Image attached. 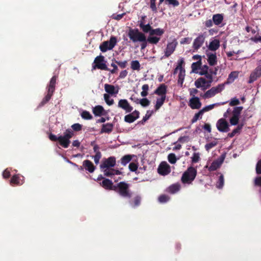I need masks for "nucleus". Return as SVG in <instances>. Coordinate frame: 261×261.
I'll use <instances>...</instances> for the list:
<instances>
[{
	"instance_id": "nucleus-1",
	"label": "nucleus",
	"mask_w": 261,
	"mask_h": 261,
	"mask_svg": "<svg viewBox=\"0 0 261 261\" xmlns=\"http://www.w3.org/2000/svg\"><path fill=\"white\" fill-rule=\"evenodd\" d=\"M114 191L120 197L125 199H130L133 195L130 190V185L125 181H120L115 184Z\"/></svg>"
},
{
	"instance_id": "nucleus-2",
	"label": "nucleus",
	"mask_w": 261,
	"mask_h": 261,
	"mask_svg": "<svg viewBox=\"0 0 261 261\" xmlns=\"http://www.w3.org/2000/svg\"><path fill=\"white\" fill-rule=\"evenodd\" d=\"M197 169L190 166L183 173L181 177V181L184 184H191L197 175Z\"/></svg>"
},
{
	"instance_id": "nucleus-3",
	"label": "nucleus",
	"mask_w": 261,
	"mask_h": 261,
	"mask_svg": "<svg viewBox=\"0 0 261 261\" xmlns=\"http://www.w3.org/2000/svg\"><path fill=\"white\" fill-rule=\"evenodd\" d=\"M127 35L133 43L145 41V35L138 29L130 28Z\"/></svg>"
},
{
	"instance_id": "nucleus-4",
	"label": "nucleus",
	"mask_w": 261,
	"mask_h": 261,
	"mask_svg": "<svg viewBox=\"0 0 261 261\" xmlns=\"http://www.w3.org/2000/svg\"><path fill=\"white\" fill-rule=\"evenodd\" d=\"M73 136L74 133L73 131L70 129H67L63 136H60L59 137V144L65 148H67L70 143V139Z\"/></svg>"
},
{
	"instance_id": "nucleus-5",
	"label": "nucleus",
	"mask_w": 261,
	"mask_h": 261,
	"mask_svg": "<svg viewBox=\"0 0 261 261\" xmlns=\"http://www.w3.org/2000/svg\"><path fill=\"white\" fill-rule=\"evenodd\" d=\"M98 69L102 70L109 71L110 69L106 65V61L105 60V57L102 55L97 56L92 65V69Z\"/></svg>"
},
{
	"instance_id": "nucleus-6",
	"label": "nucleus",
	"mask_w": 261,
	"mask_h": 261,
	"mask_svg": "<svg viewBox=\"0 0 261 261\" xmlns=\"http://www.w3.org/2000/svg\"><path fill=\"white\" fill-rule=\"evenodd\" d=\"M117 38L115 36H111L109 41H103L99 46L100 50L105 53L108 50L112 49L117 43Z\"/></svg>"
},
{
	"instance_id": "nucleus-7",
	"label": "nucleus",
	"mask_w": 261,
	"mask_h": 261,
	"mask_svg": "<svg viewBox=\"0 0 261 261\" xmlns=\"http://www.w3.org/2000/svg\"><path fill=\"white\" fill-rule=\"evenodd\" d=\"M243 107H236L233 108L231 112L232 117L230 118L229 121L232 125H236L239 123V118Z\"/></svg>"
},
{
	"instance_id": "nucleus-8",
	"label": "nucleus",
	"mask_w": 261,
	"mask_h": 261,
	"mask_svg": "<svg viewBox=\"0 0 261 261\" xmlns=\"http://www.w3.org/2000/svg\"><path fill=\"white\" fill-rule=\"evenodd\" d=\"M224 84H219L216 87H213L211 89L207 90L204 94L203 97L208 98L214 96L216 94L220 93L224 89Z\"/></svg>"
},
{
	"instance_id": "nucleus-9",
	"label": "nucleus",
	"mask_w": 261,
	"mask_h": 261,
	"mask_svg": "<svg viewBox=\"0 0 261 261\" xmlns=\"http://www.w3.org/2000/svg\"><path fill=\"white\" fill-rule=\"evenodd\" d=\"M177 45V42L175 40L168 42L164 51L165 54L162 58H168L170 57L175 51Z\"/></svg>"
},
{
	"instance_id": "nucleus-10",
	"label": "nucleus",
	"mask_w": 261,
	"mask_h": 261,
	"mask_svg": "<svg viewBox=\"0 0 261 261\" xmlns=\"http://www.w3.org/2000/svg\"><path fill=\"white\" fill-rule=\"evenodd\" d=\"M216 126L220 132L226 133L230 130L228 122L224 118L218 120L216 123Z\"/></svg>"
},
{
	"instance_id": "nucleus-11",
	"label": "nucleus",
	"mask_w": 261,
	"mask_h": 261,
	"mask_svg": "<svg viewBox=\"0 0 261 261\" xmlns=\"http://www.w3.org/2000/svg\"><path fill=\"white\" fill-rule=\"evenodd\" d=\"M205 37L203 34H200L194 39L192 46L194 50L197 51L203 45Z\"/></svg>"
},
{
	"instance_id": "nucleus-12",
	"label": "nucleus",
	"mask_w": 261,
	"mask_h": 261,
	"mask_svg": "<svg viewBox=\"0 0 261 261\" xmlns=\"http://www.w3.org/2000/svg\"><path fill=\"white\" fill-rule=\"evenodd\" d=\"M118 107L124 110L126 113L131 112L133 110V107L125 99H121L119 100Z\"/></svg>"
},
{
	"instance_id": "nucleus-13",
	"label": "nucleus",
	"mask_w": 261,
	"mask_h": 261,
	"mask_svg": "<svg viewBox=\"0 0 261 261\" xmlns=\"http://www.w3.org/2000/svg\"><path fill=\"white\" fill-rule=\"evenodd\" d=\"M116 164V159L114 156H110L103 161L100 165L101 169H108L114 167Z\"/></svg>"
},
{
	"instance_id": "nucleus-14",
	"label": "nucleus",
	"mask_w": 261,
	"mask_h": 261,
	"mask_svg": "<svg viewBox=\"0 0 261 261\" xmlns=\"http://www.w3.org/2000/svg\"><path fill=\"white\" fill-rule=\"evenodd\" d=\"M158 171L160 175H168L171 172L170 166L166 162H162L158 167Z\"/></svg>"
},
{
	"instance_id": "nucleus-15",
	"label": "nucleus",
	"mask_w": 261,
	"mask_h": 261,
	"mask_svg": "<svg viewBox=\"0 0 261 261\" xmlns=\"http://www.w3.org/2000/svg\"><path fill=\"white\" fill-rule=\"evenodd\" d=\"M140 112L137 110H135L132 113L128 114L124 116V121L131 123L139 118Z\"/></svg>"
},
{
	"instance_id": "nucleus-16",
	"label": "nucleus",
	"mask_w": 261,
	"mask_h": 261,
	"mask_svg": "<svg viewBox=\"0 0 261 261\" xmlns=\"http://www.w3.org/2000/svg\"><path fill=\"white\" fill-rule=\"evenodd\" d=\"M189 106L192 109H199L201 107V102L198 97L194 96L190 99Z\"/></svg>"
},
{
	"instance_id": "nucleus-17",
	"label": "nucleus",
	"mask_w": 261,
	"mask_h": 261,
	"mask_svg": "<svg viewBox=\"0 0 261 261\" xmlns=\"http://www.w3.org/2000/svg\"><path fill=\"white\" fill-rule=\"evenodd\" d=\"M104 87L105 91L108 93V94H116L119 92L118 86L115 87L114 85L106 84Z\"/></svg>"
},
{
	"instance_id": "nucleus-18",
	"label": "nucleus",
	"mask_w": 261,
	"mask_h": 261,
	"mask_svg": "<svg viewBox=\"0 0 261 261\" xmlns=\"http://www.w3.org/2000/svg\"><path fill=\"white\" fill-rule=\"evenodd\" d=\"M207 62L210 66H215L217 64V58L216 54L208 53L206 54Z\"/></svg>"
},
{
	"instance_id": "nucleus-19",
	"label": "nucleus",
	"mask_w": 261,
	"mask_h": 261,
	"mask_svg": "<svg viewBox=\"0 0 261 261\" xmlns=\"http://www.w3.org/2000/svg\"><path fill=\"white\" fill-rule=\"evenodd\" d=\"M101 186L107 190H114V187H115V185H113V182L107 178H105L101 184Z\"/></svg>"
},
{
	"instance_id": "nucleus-20",
	"label": "nucleus",
	"mask_w": 261,
	"mask_h": 261,
	"mask_svg": "<svg viewBox=\"0 0 261 261\" xmlns=\"http://www.w3.org/2000/svg\"><path fill=\"white\" fill-rule=\"evenodd\" d=\"M22 179H20L19 174H15L13 175L10 180V184L12 185H15L17 186L21 185L24 182L23 177L22 176Z\"/></svg>"
},
{
	"instance_id": "nucleus-21",
	"label": "nucleus",
	"mask_w": 261,
	"mask_h": 261,
	"mask_svg": "<svg viewBox=\"0 0 261 261\" xmlns=\"http://www.w3.org/2000/svg\"><path fill=\"white\" fill-rule=\"evenodd\" d=\"M167 87L164 84H161L154 91V93L161 96H166Z\"/></svg>"
},
{
	"instance_id": "nucleus-22",
	"label": "nucleus",
	"mask_w": 261,
	"mask_h": 261,
	"mask_svg": "<svg viewBox=\"0 0 261 261\" xmlns=\"http://www.w3.org/2000/svg\"><path fill=\"white\" fill-rule=\"evenodd\" d=\"M239 75V72L238 71H232L228 75V77L227 80L222 84H224V86L225 85L229 84L234 82V81L238 78Z\"/></svg>"
},
{
	"instance_id": "nucleus-23",
	"label": "nucleus",
	"mask_w": 261,
	"mask_h": 261,
	"mask_svg": "<svg viewBox=\"0 0 261 261\" xmlns=\"http://www.w3.org/2000/svg\"><path fill=\"white\" fill-rule=\"evenodd\" d=\"M83 166L86 170H88L89 172L92 173L95 169V167L91 161L88 160H85L83 164Z\"/></svg>"
},
{
	"instance_id": "nucleus-24",
	"label": "nucleus",
	"mask_w": 261,
	"mask_h": 261,
	"mask_svg": "<svg viewBox=\"0 0 261 261\" xmlns=\"http://www.w3.org/2000/svg\"><path fill=\"white\" fill-rule=\"evenodd\" d=\"M114 125L112 123H108L104 124L102 125V127L100 130V133H108L110 134L113 129Z\"/></svg>"
},
{
	"instance_id": "nucleus-25",
	"label": "nucleus",
	"mask_w": 261,
	"mask_h": 261,
	"mask_svg": "<svg viewBox=\"0 0 261 261\" xmlns=\"http://www.w3.org/2000/svg\"><path fill=\"white\" fill-rule=\"evenodd\" d=\"M57 78L58 76L57 75H54L50 79L49 83L47 86V90L48 91L53 92H55Z\"/></svg>"
},
{
	"instance_id": "nucleus-26",
	"label": "nucleus",
	"mask_w": 261,
	"mask_h": 261,
	"mask_svg": "<svg viewBox=\"0 0 261 261\" xmlns=\"http://www.w3.org/2000/svg\"><path fill=\"white\" fill-rule=\"evenodd\" d=\"M224 19V15L223 14H216L213 16V21L216 25H219Z\"/></svg>"
},
{
	"instance_id": "nucleus-27",
	"label": "nucleus",
	"mask_w": 261,
	"mask_h": 261,
	"mask_svg": "<svg viewBox=\"0 0 261 261\" xmlns=\"http://www.w3.org/2000/svg\"><path fill=\"white\" fill-rule=\"evenodd\" d=\"M105 110L100 105H98L93 108L92 112L95 116H100L103 115V113Z\"/></svg>"
},
{
	"instance_id": "nucleus-28",
	"label": "nucleus",
	"mask_w": 261,
	"mask_h": 261,
	"mask_svg": "<svg viewBox=\"0 0 261 261\" xmlns=\"http://www.w3.org/2000/svg\"><path fill=\"white\" fill-rule=\"evenodd\" d=\"M208 82L204 77H199L195 82V85L197 88L204 87Z\"/></svg>"
},
{
	"instance_id": "nucleus-29",
	"label": "nucleus",
	"mask_w": 261,
	"mask_h": 261,
	"mask_svg": "<svg viewBox=\"0 0 261 261\" xmlns=\"http://www.w3.org/2000/svg\"><path fill=\"white\" fill-rule=\"evenodd\" d=\"M223 162V160L222 161H214L212 162L211 165L208 167V170L210 171H214L218 169Z\"/></svg>"
},
{
	"instance_id": "nucleus-30",
	"label": "nucleus",
	"mask_w": 261,
	"mask_h": 261,
	"mask_svg": "<svg viewBox=\"0 0 261 261\" xmlns=\"http://www.w3.org/2000/svg\"><path fill=\"white\" fill-rule=\"evenodd\" d=\"M139 27L144 33H149L150 36V32H151L152 28L149 24H144L141 21L139 24Z\"/></svg>"
},
{
	"instance_id": "nucleus-31",
	"label": "nucleus",
	"mask_w": 261,
	"mask_h": 261,
	"mask_svg": "<svg viewBox=\"0 0 261 261\" xmlns=\"http://www.w3.org/2000/svg\"><path fill=\"white\" fill-rule=\"evenodd\" d=\"M220 47V42L219 40L215 39L210 43L208 49L212 51H215Z\"/></svg>"
},
{
	"instance_id": "nucleus-32",
	"label": "nucleus",
	"mask_w": 261,
	"mask_h": 261,
	"mask_svg": "<svg viewBox=\"0 0 261 261\" xmlns=\"http://www.w3.org/2000/svg\"><path fill=\"white\" fill-rule=\"evenodd\" d=\"M47 93L45 96V97L42 99L41 102L39 104V107H42L44 105H45L47 102H48L49 100L51 99V96H53L54 92H50L47 90Z\"/></svg>"
},
{
	"instance_id": "nucleus-33",
	"label": "nucleus",
	"mask_w": 261,
	"mask_h": 261,
	"mask_svg": "<svg viewBox=\"0 0 261 261\" xmlns=\"http://www.w3.org/2000/svg\"><path fill=\"white\" fill-rule=\"evenodd\" d=\"M244 126L243 123L239 124L238 126L234 129L231 133H228L227 135L228 137L232 138L233 137L237 134L240 133L241 130L242 129Z\"/></svg>"
},
{
	"instance_id": "nucleus-34",
	"label": "nucleus",
	"mask_w": 261,
	"mask_h": 261,
	"mask_svg": "<svg viewBox=\"0 0 261 261\" xmlns=\"http://www.w3.org/2000/svg\"><path fill=\"white\" fill-rule=\"evenodd\" d=\"M141 197L140 195H137L134 197L132 201H129L130 204L133 207H136L141 204Z\"/></svg>"
},
{
	"instance_id": "nucleus-35",
	"label": "nucleus",
	"mask_w": 261,
	"mask_h": 261,
	"mask_svg": "<svg viewBox=\"0 0 261 261\" xmlns=\"http://www.w3.org/2000/svg\"><path fill=\"white\" fill-rule=\"evenodd\" d=\"M166 96H161L160 98H158L156 101V104L154 106L155 110H158L164 104Z\"/></svg>"
},
{
	"instance_id": "nucleus-36",
	"label": "nucleus",
	"mask_w": 261,
	"mask_h": 261,
	"mask_svg": "<svg viewBox=\"0 0 261 261\" xmlns=\"http://www.w3.org/2000/svg\"><path fill=\"white\" fill-rule=\"evenodd\" d=\"M180 188V186L179 184H173L168 188V192L171 194H174L178 192Z\"/></svg>"
},
{
	"instance_id": "nucleus-37",
	"label": "nucleus",
	"mask_w": 261,
	"mask_h": 261,
	"mask_svg": "<svg viewBox=\"0 0 261 261\" xmlns=\"http://www.w3.org/2000/svg\"><path fill=\"white\" fill-rule=\"evenodd\" d=\"M164 33V30L163 29L156 28L152 29L150 32V36L156 35L158 36H161Z\"/></svg>"
},
{
	"instance_id": "nucleus-38",
	"label": "nucleus",
	"mask_w": 261,
	"mask_h": 261,
	"mask_svg": "<svg viewBox=\"0 0 261 261\" xmlns=\"http://www.w3.org/2000/svg\"><path fill=\"white\" fill-rule=\"evenodd\" d=\"M185 69H180V71L179 72L178 76V81L177 83L178 84H180L181 85H182L185 76Z\"/></svg>"
},
{
	"instance_id": "nucleus-39",
	"label": "nucleus",
	"mask_w": 261,
	"mask_h": 261,
	"mask_svg": "<svg viewBox=\"0 0 261 261\" xmlns=\"http://www.w3.org/2000/svg\"><path fill=\"white\" fill-rule=\"evenodd\" d=\"M132 159V156L129 154L123 156L120 160V163L123 166H125Z\"/></svg>"
},
{
	"instance_id": "nucleus-40",
	"label": "nucleus",
	"mask_w": 261,
	"mask_h": 261,
	"mask_svg": "<svg viewBox=\"0 0 261 261\" xmlns=\"http://www.w3.org/2000/svg\"><path fill=\"white\" fill-rule=\"evenodd\" d=\"M140 67V64L138 60H133L130 63V67L133 70L139 71Z\"/></svg>"
},
{
	"instance_id": "nucleus-41",
	"label": "nucleus",
	"mask_w": 261,
	"mask_h": 261,
	"mask_svg": "<svg viewBox=\"0 0 261 261\" xmlns=\"http://www.w3.org/2000/svg\"><path fill=\"white\" fill-rule=\"evenodd\" d=\"M201 64L202 63L201 61H198L196 62L193 63L191 65L192 71L194 73H197V70L199 69H200Z\"/></svg>"
},
{
	"instance_id": "nucleus-42",
	"label": "nucleus",
	"mask_w": 261,
	"mask_h": 261,
	"mask_svg": "<svg viewBox=\"0 0 261 261\" xmlns=\"http://www.w3.org/2000/svg\"><path fill=\"white\" fill-rule=\"evenodd\" d=\"M147 39L149 43L156 44L160 40V37L149 35V36L148 37Z\"/></svg>"
},
{
	"instance_id": "nucleus-43",
	"label": "nucleus",
	"mask_w": 261,
	"mask_h": 261,
	"mask_svg": "<svg viewBox=\"0 0 261 261\" xmlns=\"http://www.w3.org/2000/svg\"><path fill=\"white\" fill-rule=\"evenodd\" d=\"M81 117L85 120H90L93 118L90 112L87 111H83L81 113Z\"/></svg>"
},
{
	"instance_id": "nucleus-44",
	"label": "nucleus",
	"mask_w": 261,
	"mask_h": 261,
	"mask_svg": "<svg viewBox=\"0 0 261 261\" xmlns=\"http://www.w3.org/2000/svg\"><path fill=\"white\" fill-rule=\"evenodd\" d=\"M224 176L222 174H221L219 176L218 180L217 182V185H216L217 188H218V189L222 188V187H223V185H224Z\"/></svg>"
},
{
	"instance_id": "nucleus-45",
	"label": "nucleus",
	"mask_w": 261,
	"mask_h": 261,
	"mask_svg": "<svg viewBox=\"0 0 261 261\" xmlns=\"http://www.w3.org/2000/svg\"><path fill=\"white\" fill-rule=\"evenodd\" d=\"M142 91L141 95L142 97H145L148 95V90H149V86L147 84H144L142 87Z\"/></svg>"
},
{
	"instance_id": "nucleus-46",
	"label": "nucleus",
	"mask_w": 261,
	"mask_h": 261,
	"mask_svg": "<svg viewBox=\"0 0 261 261\" xmlns=\"http://www.w3.org/2000/svg\"><path fill=\"white\" fill-rule=\"evenodd\" d=\"M103 97L105 100L108 105L111 106L114 103V100L110 98L109 94H105L103 95Z\"/></svg>"
},
{
	"instance_id": "nucleus-47",
	"label": "nucleus",
	"mask_w": 261,
	"mask_h": 261,
	"mask_svg": "<svg viewBox=\"0 0 261 261\" xmlns=\"http://www.w3.org/2000/svg\"><path fill=\"white\" fill-rule=\"evenodd\" d=\"M203 114L201 110H200L198 113H196L191 120L192 123H194L196 122L199 119V118H201L202 117Z\"/></svg>"
},
{
	"instance_id": "nucleus-48",
	"label": "nucleus",
	"mask_w": 261,
	"mask_h": 261,
	"mask_svg": "<svg viewBox=\"0 0 261 261\" xmlns=\"http://www.w3.org/2000/svg\"><path fill=\"white\" fill-rule=\"evenodd\" d=\"M168 161L172 164H175L177 161L175 154L173 153L168 154Z\"/></svg>"
},
{
	"instance_id": "nucleus-49",
	"label": "nucleus",
	"mask_w": 261,
	"mask_h": 261,
	"mask_svg": "<svg viewBox=\"0 0 261 261\" xmlns=\"http://www.w3.org/2000/svg\"><path fill=\"white\" fill-rule=\"evenodd\" d=\"M165 2L168 5L174 7H177L179 5V3L177 0H165Z\"/></svg>"
},
{
	"instance_id": "nucleus-50",
	"label": "nucleus",
	"mask_w": 261,
	"mask_h": 261,
	"mask_svg": "<svg viewBox=\"0 0 261 261\" xmlns=\"http://www.w3.org/2000/svg\"><path fill=\"white\" fill-rule=\"evenodd\" d=\"M240 102L238 98L237 97H233L230 99L229 101V105L230 106H235L240 105Z\"/></svg>"
},
{
	"instance_id": "nucleus-51",
	"label": "nucleus",
	"mask_w": 261,
	"mask_h": 261,
	"mask_svg": "<svg viewBox=\"0 0 261 261\" xmlns=\"http://www.w3.org/2000/svg\"><path fill=\"white\" fill-rule=\"evenodd\" d=\"M158 200L161 203H165L169 200V197L166 195H161L159 196Z\"/></svg>"
},
{
	"instance_id": "nucleus-52",
	"label": "nucleus",
	"mask_w": 261,
	"mask_h": 261,
	"mask_svg": "<svg viewBox=\"0 0 261 261\" xmlns=\"http://www.w3.org/2000/svg\"><path fill=\"white\" fill-rule=\"evenodd\" d=\"M200 71L199 72V74L200 75H203L204 74H206L208 72V66L206 65H204L202 67H200Z\"/></svg>"
},
{
	"instance_id": "nucleus-53",
	"label": "nucleus",
	"mask_w": 261,
	"mask_h": 261,
	"mask_svg": "<svg viewBox=\"0 0 261 261\" xmlns=\"http://www.w3.org/2000/svg\"><path fill=\"white\" fill-rule=\"evenodd\" d=\"M217 142L216 141H213L208 143L206 144L205 145V148L207 151H209L211 148L216 146Z\"/></svg>"
},
{
	"instance_id": "nucleus-54",
	"label": "nucleus",
	"mask_w": 261,
	"mask_h": 261,
	"mask_svg": "<svg viewBox=\"0 0 261 261\" xmlns=\"http://www.w3.org/2000/svg\"><path fill=\"white\" fill-rule=\"evenodd\" d=\"M200 154L199 153L195 152L193 153L192 157V162L193 163H196L200 160Z\"/></svg>"
},
{
	"instance_id": "nucleus-55",
	"label": "nucleus",
	"mask_w": 261,
	"mask_h": 261,
	"mask_svg": "<svg viewBox=\"0 0 261 261\" xmlns=\"http://www.w3.org/2000/svg\"><path fill=\"white\" fill-rule=\"evenodd\" d=\"M139 103L143 107H147L149 105L150 101L146 98H143L140 100Z\"/></svg>"
},
{
	"instance_id": "nucleus-56",
	"label": "nucleus",
	"mask_w": 261,
	"mask_h": 261,
	"mask_svg": "<svg viewBox=\"0 0 261 261\" xmlns=\"http://www.w3.org/2000/svg\"><path fill=\"white\" fill-rule=\"evenodd\" d=\"M71 127L75 132H79L82 129V125L80 123H74L72 124Z\"/></svg>"
},
{
	"instance_id": "nucleus-57",
	"label": "nucleus",
	"mask_w": 261,
	"mask_h": 261,
	"mask_svg": "<svg viewBox=\"0 0 261 261\" xmlns=\"http://www.w3.org/2000/svg\"><path fill=\"white\" fill-rule=\"evenodd\" d=\"M155 0H150V8L152 12L156 13L157 12V8L155 4Z\"/></svg>"
},
{
	"instance_id": "nucleus-58",
	"label": "nucleus",
	"mask_w": 261,
	"mask_h": 261,
	"mask_svg": "<svg viewBox=\"0 0 261 261\" xmlns=\"http://www.w3.org/2000/svg\"><path fill=\"white\" fill-rule=\"evenodd\" d=\"M128 168L130 171L135 172L137 170L138 165L135 163L132 162L129 164Z\"/></svg>"
},
{
	"instance_id": "nucleus-59",
	"label": "nucleus",
	"mask_w": 261,
	"mask_h": 261,
	"mask_svg": "<svg viewBox=\"0 0 261 261\" xmlns=\"http://www.w3.org/2000/svg\"><path fill=\"white\" fill-rule=\"evenodd\" d=\"M216 104H212V105H208V106H207L204 108H203L201 110H200L203 113V114L204 113V112H207V111H209L211 110H212L213 109H214V108L215 107V106L216 105Z\"/></svg>"
},
{
	"instance_id": "nucleus-60",
	"label": "nucleus",
	"mask_w": 261,
	"mask_h": 261,
	"mask_svg": "<svg viewBox=\"0 0 261 261\" xmlns=\"http://www.w3.org/2000/svg\"><path fill=\"white\" fill-rule=\"evenodd\" d=\"M115 63L118 65L121 68H125L127 65V61L125 60L123 61H115Z\"/></svg>"
},
{
	"instance_id": "nucleus-61",
	"label": "nucleus",
	"mask_w": 261,
	"mask_h": 261,
	"mask_svg": "<svg viewBox=\"0 0 261 261\" xmlns=\"http://www.w3.org/2000/svg\"><path fill=\"white\" fill-rule=\"evenodd\" d=\"M112 169H104L103 172L105 175L109 177L112 176V175H114V173L112 172Z\"/></svg>"
},
{
	"instance_id": "nucleus-62",
	"label": "nucleus",
	"mask_w": 261,
	"mask_h": 261,
	"mask_svg": "<svg viewBox=\"0 0 261 261\" xmlns=\"http://www.w3.org/2000/svg\"><path fill=\"white\" fill-rule=\"evenodd\" d=\"M258 73L256 72V69L255 71L254 72L251 74L250 76V80L249 83H251L252 81H255L257 79V77H258Z\"/></svg>"
},
{
	"instance_id": "nucleus-63",
	"label": "nucleus",
	"mask_w": 261,
	"mask_h": 261,
	"mask_svg": "<svg viewBox=\"0 0 261 261\" xmlns=\"http://www.w3.org/2000/svg\"><path fill=\"white\" fill-rule=\"evenodd\" d=\"M256 172L257 174H261V160H259L256 164Z\"/></svg>"
},
{
	"instance_id": "nucleus-64",
	"label": "nucleus",
	"mask_w": 261,
	"mask_h": 261,
	"mask_svg": "<svg viewBox=\"0 0 261 261\" xmlns=\"http://www.w3.org/2000/svg\"><path fill=\"white\" fill-rule=\"evenodd\" d=\"M101 157V152H97L94 156V161L95 164H97L99 163V160Z\"/></svg>"
}]
</instances>
